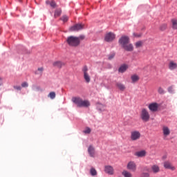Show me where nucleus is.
Wrapping results in <instances>:
<instances>
[{
    "instance_id": "obj_1",
    "label": "nucleus",
    "mask_w": 177,
    "mask_h": 177,
    "mask_svg": "<svg viewBox=\"0 0 177 177\" xmlns=\"http://www.w3.org/2000/svg\"><path fill=\"white\" fill-rule=\"evenodd\" d=\"M72 102L76 104L77 107H89V106H91V102L89 100H84L80 97H73Z\"/></svg>"
},
{
    "instance_id": "obj_2",
    "label": "nucleus",
    "mask_w": 177,
    "mask_h": 177,
    "mask_svg": "<svg viewBox=\"0 0 177 177\" xmlns=\"http://www.w3.org/2000/svg\"><path fill=\"white\" fill-rule=\"evenodd\" d=\"M66 42L69 46H73V48H77L80 46V39L77 37L69 36L66 39Z\"/></svg>"
},
{
    "instance_id": "obj_3",
    "label": "nucleus",
    "mask_w": 177,
    "mask_h": 177,
    "mask_svg": "<svg viewBox=\"0 0 177 177\" xmlns=\"http://www.w3.org/2000/svg\"><path fill=\"white\" fill-rule=\"evenodd\" d=\"M83 73V78L87 84L91 82V75H89V69L87 66H84L82 68Z\"/></svg>"
},
{
    "instance_id": "obj_4",
    "label": "nucleus",
    "mask_w": 177,
    "mask_h": 177,
    "mask_svg": "<svg viewBox=\"0 0 177 177\" xmlns=\"http://www.w3.org/2000/svg\"><path fill=\"white\" fill-rule=\"evenodd\" d=\"M140 118L143 122H149L150 121V113L146 109H142L140 113Z\"/></svg>"
},
{
    "instance_id": "obj_5",
    "label": "nucleus",
    "mask_w": 177,
    "mask_h": 177,
    "mask_svg": "<svg viewBox=\"0 0 177 177\" xmlns=\"http://www.w3.org/2000/svg\"><path fill=\"white\" fill-rule=\"evenodd\" d=\"M140 136H142V135L139 131L134 130L131 131L130 139L132 142L139 140V139H140Z\"/></svg>"
},
{
    "instance_id": "obj_6",
    "label": "nucleus",
    "mask_w": 177,
    "mask_h": 177,
    "mask_svg": "<svg viewBox=\"0 0 177 177\" xmlns=\"http://www.w3.org/2000/svg\"><path fill=\"white\" fill-rule=\"evenodd\" d=\"M137 168L138 166L136 165V162H135V161H129L127 165V169L132 172H136Z\"/></svg>"
},
{
    "instance_id": "obj_7",
    "label": "nucleus",
    "mask_w": 177,
    "mask_h": 177,
    "mask_svg": "<svg viewBox=\"0 0 177 177\" xmlns=\"http://www.w3.org/2000/svg\"><path fill=\"white\" fill-rule=\"evenodd\" d=\"M163 167L165 169H170V171H176V167L172 165V162L166 160L163 162Z\"/></svg>"
},
{
    "instance_id": "obj_8",
    "label": "nucleus",
    "mask_w": 177,
    "mask_h": 177,
    "mask_svg": "<svg viewBox=\"0 0 177 177\" xmlns=\"http://www.w3.org/2000/svg\"><path fill=\"white\" fill-rule=\"evenodd\" d=\"M129 43V37L128 36H122L119 39V44L122 48Z\"/></svg>"
},
{
    "instance_id": "obj_9",
    "label": "nucleus",
    "mask_w": 177,
    "mask_h": 177,
    "mask_svg": "<svg viewBox=\"0 0 177 177\" xmlns=\"http://www.w3.org/2000/svg\"><path fill=\"white\" fill-rule=\"evenodd\" d=\"M162 134H163V139L164 140H167V136H169L171 135V130L167 126H163L162 129Z\"/></svg>"
},
{
    "instance_id": "obj_10",
    "label": "nucleus",
    "mask_w": 177,
    "mask_h": 177,
    "mask_svg": "<svg viewBox=\"0 0 177 177\" xmlns=\"http://www.w3.org/2000/svg\"><path fill=\"white\" fill-rule=\"evenodd\" d=\"M104 39L106 42H111L115 39V34L110 32L105 35Z\"/></svg>"
},
{
    "instance_id": "obj_11",
    "label": "nucleus",
    "mask_w": 177,
    "mask_h": 177,
    "mask_svg": "<svg viewBox=\"0 0 177 177\" xmlns=\"http://www.w3.org/2000/svg\"><path fill=\"white\" fill-rule=\"evenodd\" d=\"M84 24H77L73 26H71L69 30L70 31H80V30H82L84 28Z\"/></svg>"
},
{
    "instance_id": "obj_12",
    "label": "nucleus",
    "mask_w": 177,
    "mask_h": 177,
    "mask_svg": "<svg viewBox=\"0 0 177 177\" xmlns=\"http://www.w3.org/2000/svg\"><path fill=\"white\" fill-rule=\"evenodd\" d=\"M104 172L108 175H114V168L113 166L106 165L104 166Z\"/></svg>"
},
{
    "instance_id": "obj_13",
    "label": "nucleus",
    "mask_w": 177,
    "mask_h": 177,
    "mask_svg": "<svg viewBox=\"0 0 177 177\" xmlns=\"http://www.w3.org/2000/svg\"><path fill=\"white\" fill-rule=\"evenodd\" d=\"M122 48L127 52H133V45L129 42L123 46Z\"/></svg>"
},
{
    "instance_id": "obj_14",
    "label": "nucleus",
    "mask_w": 177,
    "mask_h": 177,
    "mask_svg": "<svg viewBox=\"0 0 177 177\" xmlns=\"http://www.w3.org/2000/svg\"><path fill=\"white\" fill-rule=\"evenodd\" d=\"M149 109L151 111L156 112L158 110V103H151L148 106Z\"/></svg>"
},
{
    "instance_id": "obj_15",
    "label": "nucleus",
    "mask_w": 177,
    "mask_h": 177,
    "mask_svg": "<svg viewBox=\"0 0 177 177\" xmlns=\"http://www.w3.org/2000/svg\"><path fill=\"white\" fill-rule=\"evenodd\" d=\"M147 152L145 150L139 151L135 153L136 157L142 158L146 157Z\"/></svg>"
},
{
    "instance_id": "obj_16",
    "label": "nucleus",
    "mask_w": 177,
    "mask_h": 177,
    "mask_svg": "<svg viewBox=\"0 0 177 177\" xmlns=\"http://www.w3.org/2000/svg\"><path fill=\"white\" fill-rule=\"evenodd\" d=\"M151 169L153 174H158L160 172V166L153 165L151 166Z\"/></svg>"
},
{
    "instance_id": "obj_17",
    "label": "nucleus",
    "mask_w": 177,
    "mask_h": 177,
    "mask_svg": "<svg viewBox=\"0 0 177 177\" xmlns=\"http://www.w3.org/2000/svg\"><path fill=\"white\" fill-rule=\"evenodd\" d=\"M88 153L90 156L95 157V147L93 146H89L88 148Z\"/></svg>"
},
{
    "instance_id": "obj_18",
    "label": "nucleus",
    "mask_w": 177,
    "mask_h": 177,
    "mask_svg": "<svg viewBox=\"0 0 177 177\" xmlns=\"http://www.w3.org/2000/svg\"><path fill=\"white\" fill-rule=\"evenodd\" d=\"M115 85L117 88L122 92H124V91L126 89L125 85H124L122 83L117 82Z\"/></svg>"
},
{
    "instance_id": "obj_19",
    "label": "nucleus",
    "mask_w": 177,
    "mask_h": 177,
    "mask_svg": "<svg viewBox=\"0 0 177 177\" xmlns=\"http://www.w3.org/2000/svg\"><path fill=\"white\" fill-rule=\"evenodd\" d=\"M128 70V65L127 64H123L120 66V67L118 69L119 73H125Z\"/></svg>"
},
{
    "instance_id": "obj_20",
    "label": "nucleus",
    "mask_w": 177,
    "mask_h": 177,
    "mask_svg": "<svg viewBox=\"0 0 177 177\" xmlns=\"http://www.w3.org/2000/svg\"><path fill=\"white\" fill-rule=\"evenodd\" d=\"M54 67H58V68H62L63 66H64V63L60 62V61H57L53 63Z\"/></svg>"
},
{
    "instance_id": "obj_21",
    "label": "nucleus",
    "mask_w": 177,
    "mask_h": 177,
    "mask_svg": "<svg viewBox=\"0 0 177 177\" xmlns=\"http://www.w3.org/2000/svg\"><path fill=\"white\" fill-rule=\"evenodd\" d=\"M169 70H175L177 68V64L174 62V61H171L169 64Z\"/></svg>"
},
{
    "instance_id": "obj_22",
    "label": "nucleus",
    "mask_w": 177,
    "mask_h": 177,
    "mask_svg": "<svg viewBox=\"0 0 177 177\" xmlns=\"http://www.w3.org/2000/svg\"><path fill=\"white\" fill-rule=\"evenodd\" d=\"M122 175L124 177H133L132 173L128 171L127 170H123L122 172Z\"/></svg>"
},
{
    "instance_id": "obj_23",
    "label": "nucleus",
    "mask_w": 177,
    "mask_h": 177,
    "mask_svg": "<svg viewBox=\"0 0 177 177\" xmlns=\"http://www.w3.org/2000/svg\"><path fill=\"white\" fill-rule=\"evenodd\" d=\"M171 28L173 30H177V19H171Z\"/></svg>"
},
{
    "instance_id": "obj_24",
    "label": "nucleus",
    "mask_w": 177,
    "mask_h": 177,
    "mask_svg": "<svg viewBox=\"0 0 177 177\" xmlns=\"http://www.w3.org/2000/svg\"><path fill=\"white\" fill-rule=\"evenodd\" d=\"M32 89L35 91V92H42V88L37 85H33Z\"/></svg>"
},
{
    "instance_id": "obj_25",
    "label": "nucleus",
    "mask_w": 177,
    "mask_h": 177,
    "mask_svg": "<svg viewBox=\"0 0 177 177\" xmlns=\"http://www.w3.org/2000/svg\"><path fill=\"white\" fill-rule=\"evenodd\" d=\"M104 107H105V106L103 105L102 104L97 103V109L100 111H104Z\"/></svg>"
},
{
    "instance_id": "obj_26",
    "label": "nucleus",
    "mask_w": 177,
    "mask_h": 177,
    "mask_svg": "<svg viewBox=\"0 0 177 177\" xmlns=\"http://www.w3.org/2000/svg\"><path fill=\"white\" fill-rule=\"evenodd\" d=\"M131 81L133 83L138 82V81H139V76L137 75H133L131 76Z\"/></svg>"
},
{
    "instance_id": "obj_27",
    "label": "nucleus",
    "mask_w": 177,
    "mask_h": 177,
    "mask_svg": "<svg viewBox=\"0 0 177 177\" xmlns=\"http://www.w3.org/2000/svg\"><path fill=\"white\" fill-rule=\"evenodd\" d=\"M90 174L92 176H96L97 175V171L93 167L90 169Z\"/></svg>"
},
{
    "instance_id": "obj_28",
    "label": "nucleus",
    "mask_w": 177,
    "mask_h": 177,
    "mask_svg": "<svg viewBox=\"0 0 177 177\" xmlns=\"http://www.w3.org/2000/svg\"><path fill=\"white\" fill-rule=\"evenodd\" d=\"M61 15H62V10L61 9L56 10L54 14V17H59V16H60Z\"/></svg>"
},
{
    "instance_id": "obj_29",
    "label": "nucleus",
    "mask_w": 177,
    "mask_h": 177,
    "mask_svg": "<svg viewBox=\"0 0 177 177\" xmlns=\"http://www.w3.org/2000/svg\"><path fill=\"white\" fill-rule=\"evenodd\" d=\"M43 71H44V68L43 67L38 68L37 71L35 72V74L42 75Z\"/></svg>"
},
{
    "instance_id": "obj_30",
    "label": "nucleus",
    "mask_w": 177,
    "mask_h": 177,
    "mask_svg": "<svg viewBox=\"0 0 177 177\" xmlns=\"http://www.w3.org/2000/svg\"><path fill=\"white\" fill-rule=\"evenodd\" d=\"M46 3L47 5H50L51 8H56V3H55V1H46Z\"/></svg>"
},
{
    "instance_id": "obj_31",
    "label": "nucleus",
    "mask_w": 177,
    "mask_h": 177,
    "mask_svg": "<svg viewBox=\"0 0 177 177\" xmlns=\"http://www.w3.org/2000/svg\"><path fill=\"white\" fill-rule=\"evenodd\" d=\"M91 131H92V130L91 129V128L86 127V129L83 131V133H86V135H88V134L91 133Z\"/></svg>"
},
{
    "instance_id": "obj_32",
    "label": "nucleus",
    "mask_w": 177,
    "mask_h": 177,
    "mask_svg": "<svg viewBox=\"0 0 177 177\" xmlns=\"http://www.w3.org/2000/svg\"><path fill=\"white\" fill-rule=\"evenodd\" d=\"M48 97H50L51 99H55V97H56V93L52 91L48 94Z\"/></svg>"
},
{
    "instance_id": "obj_33",
    "label": "nucleus",
    "mask_w": 177,
    "mask_h": 177,
    "mask_svg": "<svg viewBox=\"0 0 177 177\" xmlns=\"http://www.w3.org/2000/svg\"><path fill=\"white\" fill-rule=\"evenodd\" d=\"M158 93L160 95H164V93H165V91H164V88H162V87H158Z\"/></svg>"
},
{
    "instance_id": "obj_34",
    "label": "nucleus",
    "mask_w": 177,
    "mask_h": 177,
    "mask_svg": "<svg viewBox=\"0 0 177 177\" xmlns=\"http://www.w3.org/2000/svg\"><path fill=\"white\" fill-rule=\"evenodd\" d=\"M160 31H165V30H167V24H163L160 26Z\"/></svg>"
},
{
    "instance_id": "obj_35",
    "label": "nucleus",
    "mask_w": 177,
    "mask_h": 177,
    "mask_svg": "<svg viewBox=\"0 0 177 177\" xmlns=\"http://www.w3.org/2000/svg\"><path fill=\"white\" fill-rule=\"evenodd\" d=\"M115 57V53H112L108 55V59L109 60H113V58Z\"/></svg>"
},
{
    "instance_id": "obj_36",
    "label": "nucleus",
    "mask_w": 177,
    "mask_h": 177,
    "mask_svg": "<svg viewBox=\"0 0 177 177\" xmlns=\"http://www.w3.org/2000/svg\"><path fill=\"white\" fill-rule=\"evenodd\" d=\"M61 20H62V21H64V23H66V21H68V17H67L66 15H64L62 18Z\"/></svg>"
},
{
    "instance_id": "obj_37",
    "label": "nucleus",
    "mask_w": 177,
    "mask_h": 177,
    "mask_svg": "<svg viewBox=\"0 0 177 177\" xmlns=\"http://www.w3.org/2000/svg\"><path fill=\"white\" fill-rule=\"evenodd\" d=\"M135 45H136V48H140L142 46V45H143V42H142L140 41H137Z\"/></svg>"
},
{
    "instance_id": "obj_38",
    "label": "nucleus",
    "mask_w": 177,
    "mask_h": 177,
    "mask_svg": "<svg viewBox=\"0 0 177 177\" xmlns=\"http://www.w3.org/2000/svg\"><path fill=\"white\" fill-rule=\"evenodd\" d=\"M79 39V44H81V41L85 39V36L84 35H80L78 37Z\"/></svg>"
},
{
    "instance_id": "obj_39",
    "label": "nucleus",
    "mask_w": 177,
    "mask_h": 177,
    "mask_svg": "<svg viewBox=\"0 0 177 177\" xmlns=\"http://www.w3.org/2000/svg\"><path fill=\"white\" fill-rule=\"evenodd\" d=\"M22 88H28V83L27 82H24L21 84Z\"/></svg>"
},
{
    "instance_id": "obj_40",
    "label": "nucleus",
    "mask_w": 177,
    "mask_h": 177,
    "mask_svg": "<svg viewBox=\"0 0 177 177\" xmlns=\"http://www.w3.org/2000/svg\"><path fill=\"white\" fill-rule=\"evenodd\" d=\"M141 177H150V174L149 173H143Z\"/></svg>"
},
{
    "instance_id": "obj_41",
    "label": "nucleus",
    "mask_w": 177,
    "mask_h": 177,
    "mask_svg": "<svg viewBox=\"0 0 177 177\" xmlns=\"http://www.w3.org/2000/svg\"><path fill=\"white\" fill-rule=\"evenodd\" d=\"M14 88L17 89V91H21V86H14Z\"/></svg>"
},
{
    "instance_id": "obj_42",
    "label": "nucleus",
    "mask_w": 177,
    "mask_h": 177,
    "mask_svg": "<svg viewBox=\"0 0 177 177\" xmlns=\"http://www.w3.org/2000/svg\"><path fill=\"white\" fill-rule=\"evenodd\" d=\"M133 36L139 37H140V35H138L136 33H133Z\"/></svg>"
},
{
    "instance_id": "obj_43",
    "label": "nucleus",
    "mask_w": 177,
    "mask_h": 177,
    "mask_svg": "<svg viewBox=\"0 0 177 177\" xmlns=\"http://www.w3.org/2000/svg\"><path fill=\"white\" fill-rule=\"evenodd\" d=\"M2 85V78H0V86Z\"/></svg>"
}]
</instances>
